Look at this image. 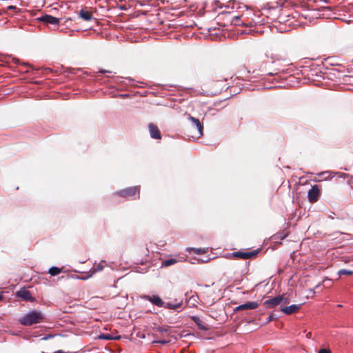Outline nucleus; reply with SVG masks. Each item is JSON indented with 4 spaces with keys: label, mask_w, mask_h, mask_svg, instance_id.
I'll use <instances>...</instances> for the list:
<instances>
[{
    "label": "nucleus",
    "mask_w": 353,
    "mask_h": 353,
    "mask_svg": "<svg viewBox=\"0 0 353 353\" xmlns=\"http://www.w3.org/2000/svg\"><path fill=\"white\" fill-rule=\"evenodd\" d=\"M214 3L216 7L225 8L226 10L220 12L218 17L221 19L225 14L231 25L252 27L260 23L259 16L256 17V14L246 5L235 1H230L223 6L219 1H215Z\"/></svg>",
    "instance_id": "1"
},
{
    "label": "nucleus",
    "mask_w": 353,
    "mask_h": 353,
    "mask_svg": "<svg viewBox=\"0 0 353 353\" xmlns=\"http://www.w3.org/2000/svg\"><path fill=\"white\" fill-rule=\"evenodd\" d=\"M177 262V260L175 259H169L165 260L162 262V266L168 267L175 264Z\"/></svg>",
    "instance_id": "20"
},
{
    "label": "nucleus",
    "mask_w": 353,
    "mask_h": 353,
    "mask_svg": "<svg viewBox=\"0 0 353 353\" xmlns=\"http://www.w3.org/2000/svg\"><path fill=\"white\" fill-rule=\"evenodd\" d=\"M52 337V335L48 334V335H46V336H43L42 338V340H45V341L46 340H48V339H51Z\"/></svg>",
    "instance_id": "30"
},
{
    "label": "nucleus",
    "mask_w": 353,
    "mask_h": 353,
    "mask_svg": "<svg viewBox=\"0 0 353 353\" xmlns=\"http://www.w3.org/2000/svg\"><path fill=\"white\" fill-rule=\"evenodd\" d=\"M190 319L195 323V324L201 330H206L208 329L207 325L201 321L199 316H191Z\"/></svg>",
    "instance_id": "13"
},
{
    "label": "nucleus",
    "mask_w": 353,
    "mask_h": 353,
    "mask_svg": "<svg viewBox=\"0 0 353 353\" xmlns=\"http://www.w3.org/2000/svg\"><path fill=\"white\" fill-rule=\"evenodd\" d=\"M2 299V296L0 294V300Z\"/></svg>",
    "instance_id": "37"
},
{
    "label": "nucleus",
    "mask_w": 353,
    "mask_h": 353,
    "mask_svg": "<svg viewBox=\"0 0 353 353\" xmlns=\"http://www.w3.org/2000/svg\"><path fill=\"white\" fill-rule=\"evenodd\" d=\"M132 81H133V79L131 78H125L123 80L121 81L122 83H124V84H128L130 83Z\"/></svg>",
    "instance_id": "28"
},
{
    "label": "nucleus",
    "mask_w": 353,
    "mask_h": 353,
    "mask_svg": "<svg viewBox=\"0 0 353 353\" xmlns=\"http://www.w3.org/2000/svg\"><path fill=\"white\" fill-rule=\"evenodd\" d=\"M99 339L103 340H111L114 339L110 334H101L99 336Z\"/></svg>",
    "instance_id": "25"
},
{
    "label": "nucleus",
    "mask_w": 353,
    "mask_h": 353,
    "mask_svg": "<svg viewBox=\"0 0 353 353\" xmlns=\"http://www.w3.org/2000/svg\"><path fill=\"white\" fill-rule=\"evenodd\" d=\"M353 274V271L347 270L345 269H341L338 272V274L339 276H341L343 275H352Z\"/></svg>",
    "instance_id": "23"
},
{
    "label": "nucleus",
    "mask_w": 353,
    "mask_h": 353,
    "mask_svg": "<svg viewBox=\"0 0 353 353\" xmlns=\"http://www.w3.org/2000/svg\"><path fill=\"white\" fill-rule=\"evenodd\" d=\"M279 297H281L282 300L281 301L280 305L283 307V305L288 304L290 303V299L286 294H283L282 295H279Z\"/></svg>",
    "instance_id": "21"
},
{
    "label": "nucleus",
    "mask_w": 353,
    "mask_h": 353,
    "mask_svg": "<svg viewBox=\"0 0 353 353\" xmlns=\"http://www.w3.org/2000/svg\"><path fill=\"white\" fill-rule=\"evenodd\" d=\"M282 300L281 297H279V296L272 297L264 301L263 304L268 308H274L276 306L280 305L281 301Z\"/></svg>",
    "instance_id": "6"
},
{
    "label": "nucleus",
    "mask_w": 353,
    "mask_h": 353,
    "mask_svg": "<svg viewBox=\"0 0 353 353\" xmlns=\"http://www.w3.org/2000/svg\"><path fill=\"white\" fill-rule=\"evenodd\" d=\"M183 305V302L180 301L177 303H164V307L165 308L170 309V310H176L179 307H181Z\"/></svg>",
    "instance_id": "15"
},
{
    "label": "nucleus",
    "mask_w": 353,
    "mask_h": 353,
    "mask_svg": "<svg viewBox=\"0 0 353 353\" xmlns=\"http://www.w3.org/2000/svg\"><path fill=\"white\" fill-rule=\"evenodd\" d=\"M320 196V190L318 185H314L308 191L307 197L310 203H315L318 201Z\"/></svg>",
    "instance_id": "4"
},
{
    "label": "nucleus",
    "mask_w": 353,
    "mask_h": 353,
    "mask_svg": "<svg viewBox=\"0 0 353 353\" xmlns=\"http://www.w3.org/2000/svg\"><path fill=\"white\" fill-rule=\"evenodd\" d=\"M45 319L44 314L39 310H31L18 319L20 324L23 326H31L40 323Z\"/></svg>",
    "instance_id": "2"
},
{
    "label": "nucleus",
    "mask_w": 353,
    "mask_h": 353,
    "mask_svg": "<svg viewBox=\"0 0 353 353\" xmlns=\"http://www.w3.org/2000/svg\"><path fill=\"white\" fill-rule=\"evenodd\" d=\"M40 20L47 24L57 25L59 23V19L51 15H45L40 18Z\"/></svg>",
    "instance_id": "11"
},
{
    "label": "nucleus",
    "mask_w": 353,
    "mask_h": 353,
    "mask_svg": "<svg viewBox=\"0 0 353 353\" xmlns=\"http://www.w3.org/2000/svg\"><path fill=\"white\" fill-rule=\"evenodd\" d=\"M62 272V269L57 267H52L49 269L48 273L52 276H57Z\"/></svg>",
    "instance_id": "19"
},
{
    "label": "nucleus",
    "mask_w": 353,
    "mask_h": 353,
    "mask_svg": "<svg viewBox=\"0 0 353 353\" xmlns=\"http://www.w3.org/2000/svg\"><path fill=\"white\" fill-rule=\"evenodd\" d=\"M333 175H334V176H337L339 178H342L343 179L349 177L348 174L343 173V172H333Z\"/></svg>",
    "instance_id": "24"
},
{
    "label": "nucleus",
    "mask_w": 353,
    "mask_h": 353,
    "mask_svg": "<svg viewBox=\"0 0 353 353\" xmlns=\"http://www.w3.org/2000/svg\"><path fill=\"white\" fill-rule=\"evenodd\" d=\"M117 79H118V80H121V81H120V83H123L121 82V81H122V80H123V79L122 77H117ZM117 83H119V81H117Z\"/></svg>",
    "instance_id": "34"
},
{
    "label": "nucleus",
    "mask_w": 353,
    "mask_h": 353,
    "mask_svg": "<svg viewBox=\"0 0 353 353\" xmlns=\"http://www.w3.org/2000/svg\"><path fill=\"white\" fill-rule=\"evenodd\" d=\"M318 175L325 180L331 179L334 177L333 172H332V171L321 172H319L318 174Z\"/></svg>",
    "instance_id": "17"
},
{
    "label": "nucleus",
    "mask_w": 353,
    "mask_h": 353,
    "mask_svg": "<svg viewBox=\"0 0 353 353\" xmlns=\"http://www.w3.org/2000/svg\"><path fill=\"white\" fill-rule=\"evenodd\" d=\"M141 299L148 301L158 307H163L164 305L163 301L157 295H143Z\"/></svg>",
    "instance_id": "5"
},
{
    "label": "nucleus",
    "mask_w": 353,
    "mask_h": 353,
    "mask_svg": "<svg viewBox=\"0 0 353 353\" xmlns=\"http://www.w3.org/2000/svg\"><path fill=\"white\" fill-rule=\"evenodd\" d=\"M106 261H104V260H102L101 261L100 263H99L98 264L95 265L93 268L91 270L92 271V274L96 273V272H100V271H102L104 268V265H103V263H105Z\"/></svg>",
    "instance_id": "16"
},
{
    "label": "nucleus",
    "mask_w": 353,
    "mask_h": 353,
    "mask_svg": "<svg viewBox=\"0 0 353 353\" xmlns=\"http://www.w3.org/2000/svg\"><path fill=\"white\" fill-rule=\"evenodd\" d=\"M301 307V304L291 305L287 307H283L281 308V311L287 315H290L298 312Z\"/></svg>",
    "instance_id": "7"
},
{
    "label": "nucleus",
    "mask_w": 353,
    "mask_h": 353,
    "mask_svg": "<svg viewBox=\"0 0 353 353\" xmlns=\"http://www.w3.org/2000/svg\"><path fill=\"white\" fill-rule=\"evenodd\" d=\"M188 119L192 122V125L197 130L199 137L202 136L203 127L199 120L192 116H189Z\"/></svg>",
    "instance_id": "9"
},
{
    "label": "nucleus",
    "mask_w": 353,
    "mask_h": 353,
    "mask_svg": "<svg viewBox=\"0 0 353 353\" xmlns=\"http://www.w3.org/2000/svg\"><path fill=\"white\" fill-rule=\"evenodd\" d=\"M17 296L18 297L21 298L25 301H30L32 299V296L30 292L28 290H23L17 292Z\"/></svg>",
    "instance_id": "14"
},
{
    "label": "nucleus",
    "mask_w": 353,
    "mask_h": 353,
    "mask_svg": "<svg viewBox=\"0 0 353 353\" xmlns=\"http://www.w3.org/2000/svg\"><path fill=\"white\" fill-rule=\"evenodd\" d=\"M318 353H331V351L329 349H321Z\"/></svg>",
    "instance_id": "29"
},
{
    "label": "nucleus",
    "mask_w": 353,
    "mask_h": 353,
    "mask_svg": "<svg viewBox=\"0 0 353 353\" xmlns=\"http://www.w3.org/2000/svg\"><path fill=\"white\" fill-rule=\"evenodd\" d=\"M188 250H192L195 254H201L206 252L207 249L205 248H188Z\"/></svg>",
    "instance_id": "22"
},
{
    "label": "nucleus",
    "mask_w": 353,
    "mask_h": 353,
    "mask_svg": "<svg viewBox=\"0 0 353 353\" xmlns=\"http://www.w3.org/2000/svg\"><path fill=\"white\" fill-rule=\"evenodd\" d=\"M272 319H273V316H272V315H270V316L268 318L267 321L269 322V321H272Z\"/></svg>",
    "instance_id": "32"
},
{
    "label": "nucleus",
    "mask_w": 353,
    "mask_h": 353,
    "mask_svg": "<svg viewBox=\"0 0 353 353\" xmlns=\"http://www.w3.org/2000/svg\"><path fill=\"white\" fill-rule=\"evenodd\" d=\"M148 128H149L150 137L152 139H161V133H160V131L157 125L150 123L148 125Z\"/></svg>",
    "instance_id": "8"
},
{
    "label": "nucleus",
    "mask_w": 353,
    "mask_h": 353,
    "mask_svg": "<svg viewBox=\"0 0 353 353\" xmlns=\"http://www.w3.org/2000/svg\"><path fill=\"white\" fill-rule=\"evenodd\" d=\"M128 96V94H121V97H124V98L127 97Z\"/></svg>",
    "instance_id": "35"
},
{
    "label": "nucleus",
    "mask_w": 353,
    "mask_h": 353,
    "mask_svg": "<svg viewBox=\"0 0 353 353\" xmlns=\"http://www.w3.org/2000/svg\"><path fill=\"white\" fill-rule=\"evenodd\" d=\"M198 296H192L190 297V301H192V304L193 305H195V303H197V300H198Z\"/></svg>",
    "instance_id": "27"
},
{
    "label": "nucleus",
    "mask_w": 353,
    "mask_h": 353,
    "mask_svg": "<svg viewBox=\"0 0 353 353\" xmlns=\"http://www.w3.org/2000/svg\"><path fill=\"white\" fill-rule=\"evenodd\" d=\"M54 353H66V352L63 350H57V351L54 352Z\"/></svg>",
    "instance_id": "33"
},
{
    "label": "nucleus",
    "mask_w": 353,
    "mask_h": 353,
    "mask_svg": "<svg viewBox=\"0 0 353 353\" xmlns=\"http://www.w3.org/2000/svg\"><path fill=\"white\" fill-rule=\"evenodd\" d=\"M154 343H161V344H166L168 343V341H154Z\"/></svg>",
    "instance_id": "31"
},
{
    "label": "nucleus",
    "mask_w": 353,
    "mask_h": 353,
    "mask_svg": "<svg viewBox=\"0 0 353 353\" xmlns=\"http://www.w3.org/2000/svg\"><path fill=\"white\" fill-rule=\"evenodd\" d=\"M233 255L237 258L248 259L254 256L255 253L252 252H236L233 253Z\"/></svg>",
    "instance_id": "12"
},
{
    "label": "nucleus",
    "mask_w": 353,
    "mask_h": 353,
    "mask_svg": "<svg viewBox=\"0 0 353 353\" xmlns=\"http://www.w3.org/2000/svg\"><path fill=\"white\" fill-rule=\"evenodd\" d=\"M100 72H102V73H104V72H109L108 71H105V70H100Z\"/></svg>",
    "instance_id": "36"
},
{
    "label": "nucleus",
    "mask_w": 353,
    "mask_h": 353,
    "mask_svg": "<svg viewBox=\"0 0 353 353\" xmlns=\"http://www.w3.org/2000/svg\"><path fill=\"white\" fill-rule=\"evenodd\" d=\"M7 10H12V11H14L15 12H19L21 11V10L19 8H18L17 7L14 6H9L7 7Z\"/></svg>",
    "instance_id": "26"
},
{
    "label": "nucleus",
    "mask_w": 353,
    "mask_h": 353,
    "mask_svg": "<svg viewBox=\"0 0 353 353\" xmlns=\"http://www.w3.org/2000/svg\"><path fill=\"white\" fill-rule=\"evenodd\" d=\"M259 306V303L255 301L247 302L244 304L239 305L236 307V311L243 310H254Z\"/></svg>",
    "instance_id": "10"
},
{
    "label": "nucleus",
    "mask_w": 353,
    "mask_h": 353,
    "mask_svg": "<svg viewBox=\"0 0 353 353\" xmlns=\"http://www.w3.org/2000/svg\"><path fill=\"white\" fill-rule=\"evenodd\" d=\"M79 16L81 19L86 21H90L92 19V14L84 10H81L79 12Z\"/></svg>",
    "instance_id": "18"
},
{
    "label": "nucleus",
    "mask_w": 353,
    "mask_h": 353,
    "mask_svg": "<svg viewBox=\"0 0 353 353\" xmlns=\"http://www.w3.org/2000/svg\"><path fill=\"white\" fill-rule=\"evenodd\" d=\"M139 186H134L128 188L118 192V194L123 196L128 197L131 196H134L136 194H138V198L139 197Z\"/></svg>",
    "instance_id": "3"
}]
</instances>
